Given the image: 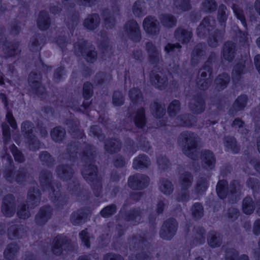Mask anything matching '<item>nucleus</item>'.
Instances as JSON below:
<instances>
[{
  "mask_svg": "<svg viewBox=\"0 0 260 260\" xmlns=\"http://www.w3.org/2000/svg\"><path fill=\"white\" fill-rule=\"evenodd\" d=\"M96 151V148L93 146H85L82 157V160L85 164L82 169L81 174L84 179L90 185L94 195L99 197L102 194L101 178L98 175L96 166L92 164Z\"/></svg>",
  "mask_w": 260,
  "mask_h": 260,
  "instance_id": "nucleus-1",
  "label": "nucleus"
},
{
  "mask_svg": "<svg viewBox=\"0 0 260 260\" xmlns=\"http://www.w3.org/2000/svg\"><path fill=\"white\" fill-rule=\"evenodd\" d=\"M2 160L5 165L4 177L7 181L21 184L29 178V174L24 167H20L16 171H14L13 160L10 154L6 153L2 156Z\"/></svg>",
  "mask_w": 260,
  "mask_h": 260,
  "instance_id": "nucleus-2",
  "label": "nucleus"
},
{
  "mask_svg": "<svg viewBox=\"0 0 260 260\" xmlns=\"http://www.w3.org/2000/svg\"><path fill=\"white\" fill-rule=\"evenodd\" d=\"M199 140L198 136L190 131L182 132L178 138V143L184 146L183 153L193 160H196L198 157L196 148Z\"/></svg>",
  "mask_w": 260,
  "mask_h": 260,
  "instance_id": "nucleus-3",
  "label": "nucleus"
},
{
  "mask_svg": "<svg viewBox=\"0 0 260 260\" xmlns=\"http://www.w3.org/2000/svg\"><path fill=\"white\" fill-rule=\"evenodd\" d=\"M74 48L78 55H82L89 62L93 63L97 59L94 47L87 41H79L74 44Z\"/></svg>",
  "mask_w": 260,
  "mask_h": 260,
  "instance_id": "nucleus-4",
  "label": "nucleus"
},
{
  "mask_svg": "<svg viewBox=\"0 0 260 260\" xmlns=\"http://www.w3.org/2000/svg\"><path fill=\"white\" fill-rule=\"evenodd\" d=\"M150 80L156 88L162 90L168 85V79L166 72L160 68H154L150 75Z\"/></svg>",
  "mask_w": 260,
  "mask_h": 260,
  "instance_id": "nucleus-5",
  "label": "nucleus"
},
{
  "mask_svg": "<svg viewBox=\"0 0 260 260\" xmlns=\"http://www.w3.org/2000/svg\"><path fill=\"white\" fill-rule=\"evenodd\" d=\"M112 3V11L105 9L103 11L102 15L107 27H112L115 24V17L120 14V0H111Z\"/></svg>",
  "mask_w": 260,
  "mask_h": 260,
  "instance_id": "nucleus-6",
  "label": "nucleus"
},
{
  "mask_svg": "<svg viewBox=\"0 0 260 260\" xmlns=\"http://www.w3.org/2000/svg\"><path fill=\"white\" fill-rule=\"evenodd\" d=\"M72 246L70 239L66 236L58 235L53 240L52 251L54 254L59 255L63 250H68Z\"/></svg>",
  "mask_w": 260,
  "mask_h": 260,
  "instance_id": "nucleus-7",
  "label": "nucleus"
},
{
  "mask_svg": "<svg viewBox=\"0 0 260 260\" xmlns=\"http://www.w3.org/2000/svg\"><path fill=\"white\" fill-rule=\"evenodd\" d=\"M149 178L146 175L137 173L129 177L128 184L134 190H142L148 186Z\"/></svg>",
  "mask_w": 260,
  "mask_h": 260,
  "instance_id": "nucleus-8",
  "label": "nucleus"
},
{
  "mask_svg": "<svg viewBox=\"0 0 260 260\" xmlns=\"http://www.w3.org/2000/svg\"><path fill=\"white\" fill-rule=\"evenodd\" d=\"M16 201L15 197L12 194L5 196L1 206L3 214L7 217H12L16 212Z\"/></svg>",
  "mask_w": 260,
  "mask_h": 260,
  "instance_id": "nucleus-9",
  "label": "nucleus"
},
{
  "mask_svg": "<svg viewBox=\"0 0 260 260\" xmlns=\"http://www.w3.org/2000/svg\"><path fill=\"white\" fill-rule=\"evenodd\" d=\"M251 66L250 60H240L233 68L232 72V78L233 81L235 83H238L241 79L242 76L244 74L247 72V70L249 69Z\"/></svg>",
  "mask_w": 260,
  "mask_h": 260,
  "instance_id": "nucleus-10",
  "label": "nucleus"
},
{
  "mask_svg": "<svg viewBox=\"0 0 260 260\" xmlns=\"http://www.w3.org/2000/svg\"><path fill=\"white\" fill-rule=\"evenodd\" d=\"M41 74L35 71H32L29 75L28 81L32 92L38 95H42L45 93V88L41 85Z\"/></svg>",
  "mask_w": 260,
  "mask_h": 260,
  "instance_id": "nucleus-11",
  "label": "nucleus"
},
{
  "mask_svg": "<svg viewBox=\"0 0 260 260\" xmlns=\"http://www.w3.org/2000/svg\"><path fill=\"white\" fill-rule=\"evenodd\" d=\"M145 49L147 53L149 61L151 64H157L162 61L160 52L152 42H147L145 43Z\"/></svg>",
  "mask_w": 260,
  "mask_h": 260,
  "instance_id": "nucleus-12",
  "label": "nucleus"
},
{
  "mask_svg": "<svg viewBox=\"0 0 260 260\" xmlns=\"http://www.w3.org/2000/svg\"><path fill=\"white\" fill-rule=\"evenodd\" d=\"M188 108L195 114H201L205 110V101L201 93H197L193 96L188 103Z\"/></svg>",
  "mask_w": 260,
  "mask_h": 260,
  "instance_id": "nucleus-13",
  "label": "nucleus"
},
{
  "mask_svg": "<svg viewBox=\"0 0 260 260\" xmlns=\"http://www.w3.org/2000/svg\"><path fill=\"white\" fill-rule=\"evenodd\" d=\"M124 31L127 36L135 42H139L141 39L139 26L134 20L127 21L124 25Z\"/></svg>",
  "mask_w": 260,
  "mask_h": 260,
  "instance_id": "nucleus-14",
  "label": "nucleus"
},
{
  "mask_svg": "<svg viewBox=\"0 0 260 260\" xmlns=\"http://www.w3.org/2000/svg\"><path fill=\"white\" fill-rule=\"evenodd\" d=\"M49 189H50L49 193L50 199L56 204V206L60 208L67 204L68 198L65 194L60 192L58 183L51 186Z\"/></svg>",
  "mask_w": 260,
  "mask_h": 260,
  "instance_id": "nucleus-15",
  "label": "nucleus"
},
{
  "mask_svg": "<svg viewBox=\"0 0 260 260\" xmlns=\"http://www.w3.org/2000/svg\"><path fill=\"white\" fill-rule=\"evenodd\" d=\"M211 21V18L210 16L204 18L197 28V34L199 38H205L214 30V22L213 20V23Z\"/></svg>",
  "mask_w": 260,
  "mask_h": 260,
  "instance_id": "nucleus-16",
  "label": "nucleus"
},
{
  "mask_svg": "<svg viewBox=\"0 0 260 260\" xmlns=\"http://www.w3.org/2000/svg\"><path fill=\"white\" fill-rule=\"evenodd\" d=\"M55 172L57 177L63 181L71 180L75 173L72 166L68 164L58 165L56 167Z\"/></svg>",
  "mask_w": 260,
  "mask_h": 260,
  "instance_id": "nucleus-17",
  "label": "nucleus"
},
{
  "mask_svg": "<svg viewBox=\"0 0 260 260\" xmlns=\"http://www.w3.org/2000/svg\"><path fill=\"white\" fill-rule=\"evenodd\" d=\"M193 36L191 29L186 28L184 26H179L174 32V39L182 44H187Z\"/></svg>",
  "mask_w": 260,
  "mask_h": 260,
  "instance_id": "nucleus-18",
  "label": "nucleus"
},
{
  "mask_svg": "<svg viewBox=\"0 0 260 260\" xmlns=\"http://www.w3.org/2000/svg\"><path fill=\"white\" fill-rule=\"evenodd\" d=\"M53 209L50 206L42 207L35 216V221L37 225H44L51 218Z\"/></svg>",
  "mask_w": 260,
  "mask_h": 260,
  "instance_id": "nucleus-19",
  "label": "nucleus"
},
{
  "mask_svg": "<svg viewBox=\"0 0 260 260\" xmlns=\"http://www.w3.org/2000/svg\"><path fill=\"white\" fill-rule=\"evenodd\" d=\"M145 31L151 35H155L159 31V23L157 19L152 16L146 17L143 22Z\"/></svg>",
  "mask_w": 260,
  "mask_h": 260,
  "instance_id": "nucleus-20",
  "label": "nucleus"
},
{
  "mask_svg": "<svg viewBox=\"0 0 260 260\" xmlns=\"http://www.w3.org/2000/svg\"><path fill=\"white\" fill-rule=\"evenodd\" d=\"M237 50V44L231 41L225 42L222 48V55L223 59L232 62L235 58Z\"/></svg>",
  "mask_w": 260,
  "mask_h": 260,
  "instance_id": "nucleus-21",
  "label": "nucleus"
},
{
  "mask_svg": "<svg viewBox=\"0 0 260 260\" xmlns=\"http://www.w3.org/2000/svg\"><path fill=\"white\" fill-rule=\"evenodd\" d=\"M201 164L202 167L208 171L213 169L215 166L216 158L213 152L209 150H204L202 152Z\"/></svg>",
  "mask_w": 260,
  "mask_h": 260,
  "instance_id": "nucleus-22",
  "label": "nucleus"
},
{
  "mask_svg": "<svg viewBox=\"0 0 260 260\" xmlns=\"http://www.w3.org/2000/svg\"><path fill=\"white\" fill-rule=\"evenodd\" d=\"M89 210L82 208L73 212L70 216V221L75 226H80L86 221Z\"/></svg>",
  "mask_w": 260,
  "mask_h": 260,
  "instance_id": "nucleus-23",
  "label": "nucleus"
},
{
  "mask_svg": "<svg viewBox=\"0 0 260 260\" xmlns=\"http://www.w3.org/2000/svg\"><path fill=\"white\" fill-rule=\"evenodd\" d=\"M41 199V193L37 187L29 188L27 194V203L30 208H34L39 205Z\"/></svg>",
  "mask_w": 260,
  "mask_h": 260,
  "instance_id": "nucleus-24",
  "label": "nucleus"
},
{
  "mask_svg": "<svg viewBox=\"0 0 260 260\" xmlns=\"http://www.w3.org/2000/svg\"><path fill=\"white\" fill-rule=\"evenodd\" d=\"M208 35L207 39L208 45L211 47L216 48L219 46V43L224 39L225 29L221 27L220 29H216Z\"/></svg>",
  "mask_w": 260,
  "mask_h": 260,
  "instance_id": "nucleus-25",
  "label": "nucleus"
},
{
  "mask_svg": "<svg viewBox=\"0 0 260 260\" xmlns=\"http://www.w3.org/2000/svg\"><path fill=\"white\" fill-rule=\"evenodd\" d=\"M39 182L44 189H49L50 187L56 184L53 180L52 172L46 169H43L40 171Z\"/></svg>",
  "mask_w": 260,
  "mask_h": 260,
  "instance_id": "nucleus-26",
  "label": "nucleus"
},
{
  "mask_svg": "<svg viewBox=\"0 0 260 260\" xmlns=\"http://www.w3.org/2000/svg\"><path fill=\"white\" fill-rule=\"evenodd\" d=\"M131 119L134 122L135 126L141 129H143L147 123L145 109L141 107L138 109L135 112L131 115Z\"/></svg>",
  "mask_w": 260,
  "mask_h": 260,
  "instance_id": "nucleus-27",
  "label": "nucleus"
},
{
  "mask_svg": "<svg viewBox=\"0 0 260 260\" xmlns=\"http://www.w3.org/2000/svg\"><path fill=\"white\" fill-rule=\"evenodd\" d=\"M79 144L78 142H71L67 146L66 153L61 155L63 159L74 161L77 157Z\"/></svg>",
  "mask_w": 260,
  "mask_h": 260,
  "instance_id": "nucleus-28",
  "label": "nucleus"
},
{
  "mask_svg": "<svg viewBox=\"0 0 260 260\" xmlns=\"http://www.w3.org/2000/svg\"><path fill=\"white\" fill-rule=\"evenodd\" d=\"M242 186L238 181L233 180L229 185V201L234 203L241 194Z\"/></svg>",
  "mask_w": 260,
  "mask_h": 260,
  "instance_id": "nucleus-29",
  "label": "nucleus"
},
{
  "mask_svg": "<svg viewBox=\"0 0 260 260\" xmlns=\"http://www.w3.org/2000/svg\"><path fill=\"white\" fill-rule=\"evenodd\" d=\"M18 42H6L3 47V51L6 57L14 56L19 54L21 50Z\"/></svg>",
  "mask_w": 260,
  "mask_h": 260,
  "instance_id": "nucleus-30",
  "label": "nucleus"
},
{
  "mask_svg": "<svg viewBox=\"0 0 260 260\" xmlns=\"http://www.w3.org/2000/svg\"><path fill=\"white\" fill-rule=\"evenodd\" d=\"M151 165V161L147 155L141 154L136 157L133 162V168L138 170L148 168Z\"/></svg>",
  "mask_w": 260,
  "mask_h": 260,
  "instance_id": "nucleus-31",
  "label": "nucleus"
},
{
  "mask_svg": "<svg viewBox=\"0 0 260 260\" xmlns=\"http://www.w3.org/2000/svg\"><path fill=\"white\" fill-rule=\"evenodd\" d=\"M100 38L99 47L105 56H110L112 53L111 48L109 45L107 33L105 31H101L99 34Z\"/></svg>",
  "mask_w": 260,
  "mask_h": 260,
  "instance_id": "nucleus-32",
  "label": "nucleus"
},
{
  "mask_svg": "<svg viewBox=\"0 0 260 260\" xmlns=\"http://www.w3.org/2000/svg\"><path fill=\"white\" fill-rule=\"evenodd\" d=\"M193 180V177L190 172L185 171L180 173L178 182L181 189H188L192 186Z\"/></svg>",
  "mask_w": 260,
  "mask_h": 260,
  "instance_id": "nucleus-33",
  "label": "nucleus"
},
{
  "mask_svg": "<svg viewBox=\"0 0 260 260\" xmlns=\"http://www.w3.org/2000/svg\"><path fill=\"white\" fill-rule=\"evenodd\" d=\"M45 41V36L40 34L35 35L30 39L29 44V49L31 51L40 50L44 45Z\"/></svg>",
  "mask_w": 260,
  "mask_h": 260,
  "instance_id": "nucleus-34",
  "label": "nucleus"
},
{
  "mask_svg": "<svg viewBox=\"0 0 260 260\" xmlns=\"http://www.w3.org/2000/svg\"><path fill=\"white\" fill-rule=\"evenodd\" d=\"M39 159L42 166L49 168H53L56 163L55 158L47 151L39 153Z\"/></svg>",
  "mask_w": 260,
  "mask_h": 260,
  "instance_id": "nucleus-35",
  "label": "nucleus"
},
{
  "mask_svg": "<svg viewBox=\"0 0 260 260\" xmlns=\"http://www.w3.org/2000/svg\"><path fill=\"white\" fill-rule=\"evenodd\" d=\"M229 185L226 180H220L217 183L216 191L218 197L221 199H224L228 198L229 199Z\"/></svg>",
  "mask_w": 260,
  "mask_h": 260,
  "instance_id": "nucleus-36",
  "label": "nucleus"
},
{
  "mask_svg": "<svg viewBox=\"0 0 260 260\" xmlns=\"http://www.w3.org/2000/svg\"><path fill=\"white\" fill-rule=\"evenodd\" d=\"M100 23V18L98 14L94 13L88 15L85 19L83 25L89 30H94L98 27Z\"/></svg>",
  "mask_w": 260,
  "mask_h": 260,
  "instance_id": "nucleus-37",
  "label": "nucleus"
},
{
  "mask_svg": "<svg viewBox=\"0 0 260 260\" xmlns=\"http://www.w3.org/2000/svg\"><path fill=\"white\" fill-rule=\"evenodd\" d=\"M20 249L19 246L15 243L9 244L4 251V256L7 260H14Z\"/></svg>",
  "mask_w": 260,
  "mask_h": 260,
  "instance_id": "nucleus-38",
  "label": "nucleus"
},
{
  "mask_svg": "<svg viewBox=\"0 0 260 260\" xmlns=\"http://www.w3.org/2000/svg\"><path fill=\"white\" fill-rule=\"evenodd\" d=\"M207 242L212 248L219 247L222 242V235L215 231H210L207 236Z\"/></svg>",
  "mask_w": 260,
  "mask_h": 260,
  "instance_id": "nucleus-39",
  "label": "nucleus"
},
{
  "mask_svg": "<svg viewBox=\"0 0 260 260\" xmlns=\"http://www.w3.org/2000/svg\"><path fill=\"white\" fill-rule=\"evenodd\" d=\"M247 100L248 98L246 95L243 94L239 96L230 110V114L235 115L237 112L243 110L246 105Z\"/></svg>",
  "mask_w": 260,
  "mask_h": 260,
  "instance_id": "nucleus-40",
  "label": "nucleus"
},
{
  "mask_svg": "<svg viewBox=\"0 0 260 260\" xmlns=\"http://www.w3.org/2000/svg\"><path fill=\"white\" fill-rule=\"evenodd\" d=\"M230 81V77L226 73L219 74L215 79V89L220 91L228 86Z\"/></svg>",
  "mask_w": 260,
  "mask_h": 260,
  "instance_id": "nucleus-41",
  "label": "nucleus"
},
{
  "mask_svg": "<svg viewBox=\"0 0 260 260\" xmlns=\"http://www.w3.org/2000/svg\"><path fill=\"white\" fill-rule=\"evenodd\" d=\"M209 183L207 178L199 177L196 180L194 186V191L198 195H202L207 190Z\"/></svg>",
  "mask_w": 260,
  "mask_h": 260,
  "instance_id": "nucleus-42",
  "label": "nucleus"
},
{
  "mask_svg": "<svg viewBox=\"0 0 260 260\" xmlns=\"http://www.w3.org/2000/svg\"><path fill=\"white\" fill-rule=\"evenodd\" d=\"M142 212L139 208L131 209L126 212L124 215V220L134 223H139L141 219Z\"/></svg>",
  "mask_w": 260,
  "mask_h": 260,
  "instance_id": "nucleus-43",
  "label": "nucleus"
},
{
  "mask_svg": "<svg viewBox=\"0 0 260 260\" xmlns=\"http://www.w3.org/2000/svg\"><path fill=\"white\" fill-rule=\"evenodd\" d=\"M93 93V86L90 83L87 82L83 86V96L86 101H84L81 106L86 109L90 104V102L88 101L92 95Z\"/></svg>",
  "mask_w": 260,
  "mask_h": 260,
  "instance_id": "nucleus-44",
  "label": "nucleus"
},
{
  "mask_svg": "<svg viewBox=\"0 0 260 260\" xmlns=\"http://www.w3.org/2000/svg\"><path fill=\"white\" fill-rule=\"evenodd\" d=\"M159 190L165 195H170L174 190V186L169 179L162 178L159 180L158 183Z\"/></svg>",
  "mask_w": 260,
  "mask_h": 260,
  "instance_id": "nucleus-45",
  "label": "nucleus"
},
{
  "mask_svg": "<svg viewBox=\"0 0 260 260\" xmlns=\"http://www.w3.org/2000/svg\"><path fill=\"white\" fill-rule=\"evenodd\" d=\"M177 124L185 127L192 126L196 122V118L191 114H184L177 117Z\"/></svg>",
  "mask_w": 260,
  "mask_h": 260,
  "instance_id": "nucleus-46",
  "label": "nucleus"
},
{
  "mask_svg": "<svg viewBox=\"0 0 260 260\" xmlns=\"http://www.w3.org/2000/svg\"><path fill=\"white\" fill-rule=\"evenodd\" d=\"M105 150L110 153L118 152L121 149V143L117 139H109L105 142Z\"/></svg>",
  "mask_w": 260,
  "mask_h": 260,
  "instance_id": "nucleus-47",
  "label": "nucleus"
},
{
  "mask_svg": "<svg viewBox=\"0 0 260 260\" xmlns=\"http://www.w3.org/2000/svg\"><path fill=\"white\" fill-rule=\"evenodd\" d=\"M228 17L226 7L223 4H220L217 11V19L221 28L225 29Z\"/></svg>",
  "mask_w": 260,
  "mask_h": 260,
  "instance_id": "nucleus-48",
  "label": "nucleus"
},
{
  "mask_svg": "<svg viewBox=\"0 0 260 260\" xmlns=\"http://www.w3.org/2000/svg\"><path fill=\"white\" fill-rule=\"evenodd\" d=\"M66 135L65 129L60 126L54 127L50 132L51 139L55 142H62L65 138Z\"/></svg>",
  "mask_w": 260,
  "mask_h": 260,
  "instance_id": "nucleus-49",
  "label": "nucleus"
},
{
  "mask_svg": "<svg viewBox=\"0 0 260 260\" xmlns=\"http://www.w3.org/2000/svg\"><path fill=\"white\" fill-rule=\"evenodd\" d=\"M150 109L151 114L156 118H160L165 113L164 106L159 103L156 100H154L151 103Z\"/></svg>",
  "mask_w": 260,
  "mask_h": 260,
  "instance_id": "nucleus-50",
  "label": "nucleus"
},
{
  "mask_svg": "<svg viewBox=\"0 0 260 260\" xmlns=\"http://www.w3.org/2000/svg\"><path fill=\"white\" fill-rule=\"evenodd\" d=\"M204 47L205 45L201 43L198 44L194 47L191 55V62L192 64L195 65L197 64L200 58L204 55Z\"/></svg>",
  "mask_w": 260,
  "mask_h": 260,
  "instance_id": "nucleus-51",
  "label": "nucleus"
},
{
  "mask_svg": "<svg viewBox=\"0 0 260 260\" xmlns=\"http://www.w3.org/2000/svg\"><path fill=\"white\" fill-rule=\"evenodd\" d=\"M50 20L48 13L45 11L40 12L38 20V26L41 30L47 29L50 25Z\"/></svg>",
  "mask_w": 260,
  "mask_h": 260,
  "instance_id": "nucleus-52",
  "label": "nucleus"
},
{
  "mask_svg": "<svg viewBox=\"0 0 260 260\" xmlns=\"http://www.w3.org/2000/svg\"><path fill=\"white\" fill-rule=\"evenodd\" d=\"M224 144L229 150L234 153H237L240 150V147L237 145V141L233 137H224Z\"/></svg>",
  "mask_w": 260,
  "mask_h": 260,
  "instance_id": "nucleus-53",
  "label": "nucleus"
},
{
  "mask_svg": "<svg viewBox=\"0 0 260 260\" xmlns=\"http://www.w3.org/2000/svg\"><path fill=\"white\" fill-rule=\"evenodd\" d=\"M128 97L131 102L134 104H139L143 101V94L141 90L136 87H133L129 89Z\"/></svg>",
  "mask_w": 260,
  "mask_h": 260,
  "instance_id": "nucleus-54",
  "label": "nucleus"
},
{
  "mask_svg": "<svg viewBox=\"0 0 260 260\" xmlns=\"http://www.w3.org/2000/svg\"><path fill=\"white\" fill-rule=\"evenodd\" d=\"M159 20L163 26L167 28H171L176 25L177 19L174 16L170 14H161Z\"/></svg>",
  "mask_w": 260,
  "mask_h": 260,
  "instance_id": "nucleus-55",
  "label": "nucleus"
},
{
  "mask_svg": "<svg viewBox=\"0 0 260 260\" xmlns=\"http://www.w3.org/2000/svg\"><path fill=\"white\" fill-rule=\"evenodd\" d=\"M212 72L213 70L211 66L204 64L199 70L196 79H210Z\"/></svg>",
  "mask_w": 260,
  "mask_h": 260,
  "instance_id": "nucleus-56",
  "label": "nucleus"
},
{
  "mask_svg": "<svg viewBox=\"0 0 260 260\" xmlns=\"http://www.w3.org/2000/svg\"><path fill=\"white\" fill-rule=\"evenodd\" d=\"M81 188L80 181L75 178H73L68 183L67 190L68 192L72 196L78 193Z\"/></svg>",
  "mask_w": 260,
  "mask_h": 260,
  "instance_id": "nucleus-57",
  "label": "nucleus"
},
{
  "mask_svg": "<svg viewBox=\"0 0 260 260\" xmlns=\"http://www.w3.org/2000/svg\"><path fill=\"white\" fill-rule=\"evenodd\" d=\"M217 6L215 0H204L202 4V9L206 13H212L216 11Z\"/></svg>",
  "mask_w": 260,
  "mask_h": 260,
  "instance_id": "nucleus-58",
  "label": "nucleus"
},
{
  "mask_svg": "<svg viewBox=\"0 0 260 260\" xmlns=\"http://www.w3.org/2000/svg\"><path fill=\"white\" fill-rule=\"evenodd\" d=\"M147 241L144 238L140 236H137L133 237L129 240V244L131 249H135L139 247L146 246Z\"/></svg>",
  "mask_w": 260,
  "mask_h": 260,
  "instance_id": "nucleus-59",
  "label": "nucleus"
},
{
  "mask_svg": "<svg viewBox=\"0 0 260 260\" xmlns=\"http://www.w3.org/2000/svg\"><path fill=\"white\" fill-rule=\"evenodd\" d=\"M231 126L242 135H246L248 133V130L245 127L244 122L240 118H235L231 124Z\"/></svg>",
  "mask_w": 260,
  "mask_h": 260,
  "instance_id": "nucleus-60",
  "label": "nucleus"
},
{
  "mask_svg": "<svg viewBox=\"0 0 260 260\" xmlns=\"http://www.w3.org/2000/svg\"><path fill=\"white\" fill-rule=\"evenodd\" d=\"M242 208L243 212L246 214L253 213L254 210V204L251 197H246L243 199Z\"/></svg>",
  "mask_w": 260,
  "mask_h": 260,
  "instance_id": "nucleus-61",
  "label": "nucleus"
},
{
  "mask_svg": "<svg viewBox=\"0 0 260 260\" xmlns=\"http://www.w3.org/2000/svg\"><path fill=\"white\" fill-rule=\"evenodd\" d=\"M27 144L28 148L31 151H36L40 149L41 142L38 139L37 137L34 135L25 138Z\"/></svg>",
  "mask_w": 260,
  "mask_h": 260,
  "instance_id": "nucleus-62",
  "label": "nucleus"
},
{
  "mask_svg": "<svg viewBox=\"0 0 260 260\" xmlns=\"http://www.w3.org/2000/svg\"><path fill=\"white\" fill-rule=\"evenodd\" d=\"M232 8L237 19L240 20L242 25L246 29L247 23L244 16L243 10L239 5L237 4H233L232 5Z\"/></svg>",
  "mask_w": 260,
  "mask_h": 260,
  "instance_id": "nucleus-63",
  "label": "nucleus"
},
{
  "mask_svg": "<svg viewBox=\"0 0 260 260\" xmlns=\"http://www.w3.org/2000/svg\"><path fill=\"white\" fill-rule=\"evenodd\" d=\"M9 148L16 162L21 164L25 161L24 154L14 144L11 145Z\"/></svg>",
  "mask_w": 260,
  "mask_h": 260,
  "instance_id": "nucleus-64",
  "label": "nucleus"
}]
</instances>
